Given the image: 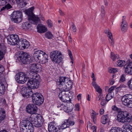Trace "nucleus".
<instances>
[{"label": "nucleus", "instance_id": "nucleus-33", "mask_svg": "<svg viewBox=\"0 0 132 132\" xmlns=\"http://www.w3.org/2000/svg\"><path fill=\"white\" fill-rule=\"evenodd\" d=\"M131 65H132V63L130 62L126 66L125 70V72L126 73L129 74V72L131 70V68L132 67Z\"/></svg>", "mask_w": 132, "mask_h": 132}, {"label": "nucleus", "instance_id": "nucleus-62", "mask_svg": "<svg viewBox=\"0 0 132 132\" xmlns=\"http://www.w3.org/2000/svg\"><path fill=\"white\" fill-rule=\"evenodd\" d=\"M78 99L79 100H80L81 98V94H79L77 96Z\"/></svg>", "mask_w": 132, "mask_h": 132}, {"label": "nucleus", "instance_id": "nucleus-57", "mask_svg": "<svg viewBox=\"0 0 132 132\" xmlns=\"http://www.w3.org/2000/svg\"><path fill=\"white\" fill-rule=\"evenodd\" d=\"M59 12L60 13V15L61 16H63L65 14L63 12L62 10L60 9H59Z\"/></svg>", "mask_w": 132, "mask_h": 132}, {"label": "nucleus", "instance_id": "nucleus-32", "mask_svg": "<svg viewBox=\"0 0 132 132\" xmlns=\"http://www.w3.org/2000/svg\"><path fill=\"white\" fill-rule=\"evenodd\" d=\"M92 112L91 114V118L93 119V122L94 123H96V116L98 114V113H96L94 110H92Z\"/></svg>", "mask_w": 132, "mask_h": 132}, {"label": "nucleus", "instance_id": "nucleus-9", "mask_svg": "<svg viewBox=\"0 0 132 132\" xmlns=\"http://www.w3.org/2000/svg\"><path fill=\"white\" fill-rule=\"evenodd\" d=\"M11 17V20L14 22L19 23L22 20V15L21 11H14Z\"/></svg>", "mask_w": 132, "mask_h": 132}, {"label": "nucleus", "instance_id": "nucleus-14", "mask_svg": "<svg viewBox=\"0 0 132 132\" xmlns=\"http://www.w3.org/2000/svg\"><path fill=\"white\" fill-rule=\"evenodd\" d=\"M37 107L36 105L34 104H28L26 107L27 112L29 113L32 114L36 112Z\"/></svg>", "mask_w": 132, "mask_h": 132}, {"label": "nucleus", "instance_id": "nucleus-11", "mask_svg": "<svg viewBox=\"0 0 132 132\" xmlns=\"http://www.w3.org/2000/svg\"><path fill=\"white\" fill-rule=\"evenodd\" d=\"M15 78L16 81L20 84H24L27 80L26 74L22 72L16 74L15 76Z\"/></svg>", "mask_w": 132, "mask_h": 132}, {"label": "nucleus", "instance_id": "nucleus-38", "mask_svg": "<svg viewBox=\"0 0 132 132\" xmlns=\"http://www.w3.org/2000/svg\"><path fill=\"white\" fill-rule=\"evenodd\" d=\"M126 80V75L124 74H123L120 76V78L119 80L120 82H123Z\"/></svg>", "mask_w": 132, "mask_h": 132}, {"label": "nucleus", "instance_id": "nucleus-39", "mask_svg": "<svg viewBox=\"0 0 132 132\" xmlns=\"http://www.w3.org/2000/svg\"><path fill=\"white\" fill-rule=\"evenodd\" d=\"M118 69L113 68H111L108 71V72L110 73H114L118 71Z\"/></svg>", "mask_w": 132, "mask_h": 132}, {"label": "nucleus", "instance_id": "nucleus-59", "mask_svg": "<svg viewBox=\"0 0 132 132\" xmlns=\"http://www.w3.org/2000/svg\"><path fill=\"white\" fill-rule=\"evenodd\" d=\"M75 110H76L79 111V106L78 104H76L75 105Z\"/></svg>", "mask_w": 132, "mask_h": 132}, {"label": "nucleus", "instance_id": "nucleus-18", "mask_svg": "<svg viewBox=\"0 0 132 132\" xmlns=\"http://www.w3.org/2000/svg\"><path fill=\"white\" fill-rule=\"evenodd\" d=\"M121 132H132V127L128 123H125Z\"/></svg>", "mask_w": 132, "mask_h": 132}, {"label": "nucleus", "instance_id": "nucleus-46", "mask_svg": "<svg viewBox=\"0 0 132 132\" xmlns=\"http://www.w3.org/2000/svg\"><path fill=\"white\" fill-rule=\"evenodd\" d=\"M47 23L49 27L50 28L53 26L52 22L51 20H48Z\"/></svg>", "mask_w": 132, "mask_h": 132}, {"label": "nucleus", "instance_id": "nucleus-40", "mask_svg": "<svg viewBox=\"0 0 132 132\" xmlns=\"http://www.w3.org/2000/svg\"><path fill=\"white\" fill-rule=\"evenodd\" d=\"M0 91L3 92L4 93L5 91V86L3 84L1 83H0Z\"/></svg>", "mask_w": 132, "mask_h": 132}, {"label": "nucleus", "instance_id": "nucleus-8", "mask_svg": "<svg viewBox=\"0 0 132 132\" xmlns=\"http://www.w3.org/2000/svg\"><path fill=\"white\" fill-rule=\"evenodd\" d=\"M29 120L31 122L33 126L37 127H41L43 124L44 122L43 118L41 116H37L33 117H30L29 118Z\"/></svg>", "mask_w": 132, "mask_h": 132}, {"label": "nucleus", "instance_id": "nucleus-24", "mask_svg": "<svg viewBox=\"0 0 132 132\" xmlns=\"http://www.w3.org/2000/svg\"><path fill=\"white\" fill-rule=\"evenodd\" d=\"M93 86L95 89L96 91L99 93L100 94L102 92V90L99 86L98 85L95 81H93L92 83Z\"/></svg>", "mask_w": 132, "mask_h": 132}, {"label": "nucleus", "instance_id": "nucleus-52", "mask_svg": "<svg viewBox=\"0 0 132 132\" xmlns=\"http://www.w3.org/2000/svg\"><path fill=\"white\" fill-rule=\"evenodd\" d=\"M4 68L3 66L0 65V73H2L4 71Z\"/></svg>", "mask_w": 132, "mask_h": 132}, {"label": "nucleus", "instance_id": "nucleus-49", "mask_svg": "<svg viewBox=\"0 0 132 132\" xmlns=\"http://www.w3.org/2000/svg\"><path fill=\"white\" fill-rule=\"evenodd\" d=\"M116 88V86H112L110 88H109L108 90V92L110 93H111V92L113 90L114 88Z\"/></svg>", "mask_w": 132, "mask_h": 132}, {"label": "nucleus", "instance_id": "nucleus-51", "mask_svg": "<svg viewBox=\"0 0 132 132\" xmlns=\"http://www.w3.org/2000/svg\"><path fill=\"white\" fill-rule=\"evenodd\" d=\"M60 127L62 129H64L67 127H67V126H66V125L64 123H63V124Z\"/></svg>", "mask_w": 132, "mask_h": 132}, {"label": "nucleus", "instance_id": "nucleus-21", "mask_svg": "<svg viewBox=\"0 0 132 132\" xmlns=\"http://www.w3.org/2000/svg\"><path fill=\"white\" fill-rule=\"evenodd\" d=\"M105 33L108 35V36L110 39V40H109V41L111 43V45L113 46L114 44V43L112 37V33L109 29H107L105 31Z\"/></svg>", "mask_w": 132, "mask_h": 132}, {"label": "nucleus", "instance_id": "nucleus-35", "mask_svg": "<svg viewBox=\"0 0 132 132\" xmlns=\"http://www.w3.org/2000/svg\"><path fill=\"white\" fill-rule=\"evenodd\" d=\"M45 36L46 38L48 39H51L53 37V35L51 32L48 31L45 33Z\"/></svg>", "mask_w": 132, "mask_h": 132}, {"label": "nucleus", "instance_id": "nucleus-44", "mask_svg": "<svg viewBox=\"0 0 132 132\" xmlns=\"http://www.w3.org/2000/svg\"><path fill=\"white\" fill-rule=\"evenodd\" d=\"M112 109L114 111H116L117 112H120V109L118 108L116 105H113L112 106Z\"/></svg>", "mask_w": 132, "mask_h": 132}, {"label": "nucleus", "instance_id": "nucleus-10", "mask_svg": "<svg viewBox=\"0 0 132 132\" xmlns=\"http://www.w3.org/2000/svg\"><path fill=\"white\" fill-rule=\"evenodd\" d=\"M132 95L126 94L123 96L121 98L123 104L129 108H132Z\"/></svg>", "mask_w": 132, "mask_h": 132}, {"label": "nucleus", "instance_id": "nucleus-19", "mask_svg": "<svg viewBox=\"0 0 132 132\" xmlns=\"http://www.w3.org/2000/svg\"><path fill=\"white\" fill-rule=\"evenodd\" d=\"M48 131L50 132H57L58 129L56 127L53 125V122H50L48 125Z\"/></svg>", "mask_w": 132, "mask_h": 132}, {"label": "nucleus", "instance_id": "nucleus-34", "mask_svg": "<svg viewBox=\"0 0 132 132\" xmlns=\"http://www.w3.org/2000/svg\"><path fill=\"white\" fill-rule=\"evenodd\" d=\"M122 129L119 127H112L110 132H121Z\"/></svg>", "mask_w": 132, "mask_h": 132}, {"label": "nucleus", "instance_id": "nucleus-6", "mask_svg": "<svg viewBox=\"0 0 132 132\" xmlns=\"http://www.w3.org/2000/svg\"><path fill=\"white\" fill-rule=\"evenodd\" d=\"M16 57L19 60L24 64H29L32 62V60L30 55L25 52L21 51L19 55H17Z\"/></svg>", "mask_w": 132, "mask_h": 132}, {"label": "nucleus", "instance_id": "nucleus-48", "mask_svg": "<svg viewBox=\"0 0 132 132\" xmlns=\"http://www.w3.org/2000/svg\"><path fill=\"white\" fill-rule=\"evenodd\" d=\"M127 85L130 88L132 89V82L129 80L127 82Z\"/></svg>", "mask_w": 132, "mask_h": 132}, {"label": "nucleus", "instance_id": "nucleus-63", "mask_svg": "<svg viewBox=\"0 0 132 132\" xmlns=\"http://www.w3.org/2000/svg\"><path fill=\"white\" fill-rule=\"evenodd\" d=\"M12 0H5V1H6V4H10V3L11 2V1Z\"/></svg>", "mask_w": 132, "mask_h": 132}, {"label": "nucleus", "instance_id": "nucleus-30", "mask_svg": "<svg viewBox=\"0 0 132 132\" xmlns=\"http://www.w3.org/2000/svg\"><path fill=\"white\" fill-rule=\"evenodd\" d=\"M42 95L40 93H36L32 94V101L33 100H35L36 101H37L36 100L37 98H38L39 97L42 96Z\"/></svg>", "mask_w": 132, "mask_h": 132}, {"label": "nucleus", "instance_id": "nucleus-23", "mask_svg": "<svg viewBox=\"0 0 132 132\" xmlns=\"http://www.w3.org/2000/svg\"><path fill=\"white\" fill-rule=\"evenodd\" d=\"M36 100L37 101H36L35 100H33L32 101L33 102L35 105H40L43 103L44 101V98L43 96H42L41 97H40L39 98V97L37 98Z\"/></svg>", "mask_w": 132, "mask_h": 132}, {"label": "nucleus", "instance_id": "nucleus-31", "mask_svg": "<svg viewBox=\"0 0 132 132\" xmlns=\"http://www.w3.org/2000/svg\"><path fill=\"white\" fill-rule=\"evenodd\" d=\"M64 91H62V92L60 93L59 95V97L60 100H61L63 102L68 101V100L65 99V95H63V94H65Z\"/></svg>", "mask_w": 132, "mask_h": 132}, {"label": "nucleus", "instance_id": "nucleus-3", "mask_svg": "<svg viewBox=\"0 0 132 132\" xmlns=\"http://www.w3.org/2000/svg\"><path fill=\"white\" fill-rule=\"evenodd\" d=\"M30 78L28 81L27 85L29 87L32 89L38 88L39 86V76L38 74L34 71H31L29 73Z\"/></svg>", "mask_w": 132, "mask_h": 132}, {"label": "nucleus", "instance_id": "nucleus-17", "mask_svg": "<svg viewBox=\"0 0 132 132\" xmlns=\"http://www.w3.org/2000/svg\"><path fill=\"white\" fill-rule=\"evenodd\" d=\"M41 65L40 64L33 63L30 64L29 68L31 70H34V71H30V73L31 71H34L35 72V71H39V70H39L40 71L41 70Z\"/></svg>", "mask_w": 132, "mask_h": 132}, {"label": "nucleus", "instance_id": "nucleus-25", "mask_svg": "<svg viewBox=\"0 0 132 132\" xmlns=\"http://www.w3.org/2000/svg\"><path fill=\"white\" fill-rule=\"evenodd\" d=\"M37 31L40 33H43L46 30V28L42 24H38L37 26Z\"/></svg>", "mask_w": 132, "mask_h": 132}, {"label": "nucleus", "instance_id": "nucleus-56", "mask_svg": "<svg viewBox=\"0 0 132 132\" xmlns=\"http://www.w3.org/2000/svg\"><path fill=\"white\" fill-rule=\"evenodd\" d=\"M96 127L94 126H92L91 128V129L93 130V132H96Z\"/></svg>", "mask_w": 132, "mask_h": 132}, {"label": "nucleus", "instance_id": "nucleus-53", "mask_svg": "<svg viewBox=\"0 0 132 132\" xmlns=\"http://www.w3.org/2000/svg\"><path fill=\"white\" fill-rule=\"evenodd\" d=\"M106 103V101L104 99H102L101 100V104L102 106H104Z\"/></svg>", "mask_w": 132, "mask_h": 132}, {"label": "nucleus", "instance_id": "nucleus-58", "mask_svg": "<svg viewBox=\"0 0 132 132\" xmlns=\"http://www.w3.org/2000/svg\"><path fill=\"white\" fill-rule=\"evenodd\" d=\"M75 123L74 121L69 120V126H72L74 125Z\"/></svg>", "mask_w": 132, "mask_h": 132}, {"label": "nucleus", "instance_id": "nucleus-42", "mask_svg": "<svg viewBox=\"0 0 132 132\" xmlns=\"http://www.w3.org/2000/svg\"><path fill=\"white\" fill-rule=\"evenodd\" d=\"M67 108L68 109V113L71 112L72 111V110L73 108V106L72 104L70 105H67Z\"/></svg>", "mask_w": 132, "mask_h": 132}, {"label": "nucleus", "instance_id": "nucleus-7", "mask_svg": "<svg viewBox=\"0 0 132 132\" xmlns=\"http://www.w3.org/2000/svg\"><path fill=\"white\" fill-rule=\"evenodd\" d=\"M62 54L61 52L57 50L52 52L50 54V57L52 61L55 63H59L62 60Z\"/></svg>", "mask_w": 132, "mask_h": 132}, {"label": "nucleus", "instance_id": "nucleus-16", "mask_svg": "<svg viewBox=\"0 0 132 132\" xmlns=\"http://www.w3.org/2000/svg\"><path fill=\"white\" fill-rule=\"evenodd\" d=\"M31 122L29 120V118H27L22 120L20 122V127H29V128H33Z\"/></svg>", "mask_w": 132, "mask_h": 132}, {"label": "nucleus", "instance_id": "nucleus-20", "mask_svg": "<svg viewBox=\"0 0 132 132\" xmlns=\"http://www.w3.org/2000/svg\"><path fill=\"white\" fill-rule=\"evenodd\" d=\"M126 16H123L122 21L121 25V29L122 31L125 32L126 31L127 29V22L125 21Z\"/></svg>", "mask_w": 132, "mask_h": 132}, {"label": "nucleus", "instance_id": "nucleus-36", "mask_svg": "<svg viewBox=\"0 0 132 132\" xmlns=\"http://www.w3.org/2000/svg\"><path fill=\"white\" fill-rule=\"evenodd\" d=\"M12 7L9 4H7V5H6L4 6H3L2 8L1 9V11H2L5 10H7L11 8Z\"/></svg>", "mask_w": 132, "mask_h": 132}, {"label": "nucleus", "instance_id": "nucleus-29", "mask_svg": "<svg viewBox=\"0 0 132 132\" xmlns=\"http://www.w3.org/2000/svg\"><path fill=\"white\" fill-rule=\"evenodd\" d=\"M109 119V115L107 114L103 116L101 118V121L103 124H106L107 121Z\"/></svg>", "mask_w": 132, "mask_h": 132}, {"label": "nucleus", "instance_id": "nucleus-45", "mask_svg": "<svg viewBox=\"0 0 132 132\" xmlns=\"http://www.w3.org/2000/svg\"><path fill=\"white\" fill-rule=\"evenodd\" d=\"M111 95L110 93H108L106 95V99L107 101H108L112 98L111 97Z\"/></svg>", "mask_w": 132, "mask_h": 132}, {"label": "nucleus", "instance_id": "nucleus-2", "mask_svg": "<svg viewBox=\"0 0 132 132\" xmlns=\"http://www.w3.org/2000/svg\"><path fill=\"white\" fill-rule=\"evenodd\" d=\"M57 84L59 85V89L62 91L69 90L72 86V81L69 80L68 78L64 77H60Z\"/></svg>", "mask_w": 132, "mask_h": 132}, {"label": "nucleus", "instance_id": "nucleus-61", "mask_svg": "<svg viewBox=\"0 0 132 132\" xmlns=\"http://www.w3.org/2000/svg\"><path fill=\"white\" fill-rule=\"evenodd\" d=\"M104 112V109H100V113L101 114H103Z\"/></svg>", "mask_w": 132, "mask_h": 132}, {"label": "nucleus", "instance_id": "nucleus-55", "mask_svg": "<svg viewBox=\"0 0 132 132\" xmlns=\"http://www.w3.org/2000/svg\"><path fill=\"white\" fill-rule=\"evenodd\" d=\"M68 51L69 53V55L71 59L72 60L73 57L72 56V53L71 51L70 50H68Z\"/></svg>", "mask_w": 132, "mask_h": 132}, {"label": "nucleus", "instance_id": "nucleus-13", "mask_svg": "<svg viewBox=\"0 0 132 132\" xmlns=\"http://www.w3.org/2000/svg\"><path fill=\"white\" fill-rule=\"evenodd\" d=\"M31 90L30 87H24L21 90V93L24 97L27 98L31 96Z\"/></svg>", "mask_w": 132, "mask_h": 132}, {"label": "nucleus", "instance_id": "nucleus-41", "mask_svg": "<svg viewBox=\"0 0 132 132\" xmlns=\"http://www.w3.org/2000/svg\"><path fill=\"white\" fill-rule=\"evenodd\" d=\"M101 16L102 18L103 17L105 16V7L103 5L101 6Z\"/></svg>", "mask_w": 132, "mask_h": 132}, {"label": "nucleus", "instance_id": "nucleus-4", "mask_svg": "<svg viewBox=\"0 0 132 132\" xmlns=\"http://www.w3.org/2000/svg\"><path fill=\"white\" fill-rule=\"evenodd\" d=\"M33 56L35 60L40 63L44 64L48 61L47 55L42 51L38 50L35 52Z\"/></svg>", "mask_w": 132, "mask_h": 132}, {"label": "nucleus", "instance_id": "nucleus-54", "mask_svg": "<svg viewBox=\"0 0 132 132\" xmlns=\"http://www.w3.org/2000/svg\"><path fill=\"white\" fill-rule=\"evenodd\" d=\"M71 26L72 28L73 31V32H76V28L74 23H73L72 25Z\"/></svg>", "mask_w": 132, "mask_h": 132}, {"label": "nucleus", "instance_id": "nucleus-1", "mask_svg": "<svg viewBox=\"0 0 132 132\" xmlns=\"http://www.w3.org/2000/svg\"><path fill=\"white\" fill-rule=\"evenodd\" d=\"M34 9L33 7H31L26 12L28 16V20L29 21H27L23 23L22 27L24 29L29 30L31 29V24L30 23V21L32 23L35 24H37L40 21V19L38 16L35 15L33 13L32 11Z\"/></svg>", "mask_w": 132, "mask_h": 132}, {"label": "nucleus", "instance_id": "nucleus-47", "mask_svg": "<svg viewBox=\"0 0 132 132\" xmlns=\"http://www.w3.org/2000/svg\"><path fill=\"white\" fill-rule=\"evenodd\" d=\"M6 4L5 0H0V6H2Z\"/></svg>", "mask_w": 132, "mask_h": 132}, {"label": "nucleus", "instance_id": "nucleus-27", "mask_svg": "<svg viewBox=\"0 0 132 132\" xmlns=\"http://www.w3.org/2000/svg\"><path fill=\"white\" fill-rule=\"evenodd\" d=\"M17 3L21 8H23L27 4L26 0H16Z\"/></svg>", "mask_w": 132, "mask_h": 132}, {"label": "nucleus", "instance_id": "nucleus-15", "mask_svg": "<svg viewBox=\"0 0 132 132\" xmlns=\"http://www.w3.org/2000/svg\"><path fill=\"white\" fill-rule=\"evenodd\" d=\"M18 45L19 46V48L23 50L26 48H28L29 46V44L26 39H21L19 41Z\"/></svg>", "mask_w": 132, "mask_h": 132}, {"label": "nucleus", "instance_id": "nucleus-64", "mask_svg": "<svg viewBox=\"0 0 132 132\" xmlns=\"http://www.w3.org/2000/svg\"><path fill=\"white\" fill-rule=\"evenodd\" d=\"M114 80L113 79H112L110 82V84L111 85H112L114 84Z\"/></svg>", "mask_w": 132, "mask_h": 132}, {"label": "nucleus", "instance_id": "nucleus-5", "mask_svg": "<svg viewBox=\"0 0 132 132\" xmlns=\"http://www.w3.org/2000/svg\"><path fill=\"white\" fill-rule=\"evenodd\" d=\"M129 115V113L127 111L119 112L117 115V120L122 123H129L131 120V119L128 117Z\"/></svg>", "mask_w": 132, "mask_h": 132}, {"label": "nucleus", "instance_id": "nucleus-12", "mask_svg": "<svg viewBox=\"0 0 132 132\" xmlns=\"http://www.w3.org/2000/svg\"><path fill=\"white\" fill-rule=\"evenodd\" d=\"M9 44L12 45H18L19 38L18 35L16 34H12L8 36L7 38Z\"/></svg>", "mask_w": 132, "mask_h": 132}, {"label": "nucleus", "instance_id": "nucleus-43", "mask_svg": "<svg viewBox=\"0 0 132 132\" xmlns=\"http://www.w3.org/2000/svg\"><path fill=\"white\" fill-rule=\"evenodd\" d=\"M118 55H115L114 54L113 52L111 53V59L113 60V61H114L115 59L117 57Z\"/></svg>", "mask_w": 132, "mask_h": 132}, {"label": "nucleus", "instance_id": "nucleus-50", "mask_svg": "<svg viewBox=\"0 0 132 132\" xmlns=\"http://www.w3.org/2000/svg\"><path fill=\"white\" fill-rule=\"evenodd\" d=\"M64 123L66 126H67L68 127H69V120L66 119L65 120L64 122Z\"/></svg>", "mask_w": 132, "mask_h": 132}, {"label": "nucleus", "instance_id": "nucleus-37", "mask_svg": "<svg viewBox=\"0 0 132 132\" xmlns=\"http://www.w3.org/2000/svg\"><path fill=\"white\" fill-rule=\"evenodd\" d=\"M125 62L124 60H119L117 61L118 65L120 67H122L125 65Z\"/></svg>", "mask_w": 132, "mask_h": 132}, {"label": "nucleus", "instance_id": "nucleus-26", "mask_svg": "<svg viewBox=\"0 0 132 132\" xmlns=\"http://www.w3.org/2000/svg\"><path fill=\"white\" fill-rule=\"evenodd\" d=\"M5 111L4 110L0 108V122L3 120L5 118Z\"/></svg>", "mask_w": 132, "mask_h": 132}, {"label": "nucleus", "instance_id": "nucleus-22", "mask_svg": "<svg viewBox=\"0 0 132 132\" xmlns=\"http://www.w3.org/2000/svg\"><path fill=\"white\" fill-rule=\"evenodd\" d=\"M6 53V47L4 45L1 46V50H0V61L3 59L4 55Z\"/></svg>", "mask_w": 132, "mask_h": 132}, {"label": "nucleus", "instance_id": "nucleus-28", "mask_svg": "<svg viewBox=\"0 0 132 132\" xmlns=\"http://www.w3.org/2000/svg\"><path fill=\"white\" fill-rule=\"evenodd\" d=\"M20 129L21 132H33V128L20 127Z\"/></svg>", "mask_w": 132, "mask_h": 132}, {"label": "nucleus", "instance_id": "nucleus-60", "mask_svg": "<svg viewBox=\"0 0 132 132\" xmlns=\"http://www.w3.org/2000/svg\"><path fill=\"white\" fill-rule=\"evenodd\" d=\"M68 109L67 108V105L64 106L63 108V110L64 111L68 113Z\"/></svg>", "mask_w": 132, "mask_h": 132}]
</instances>
